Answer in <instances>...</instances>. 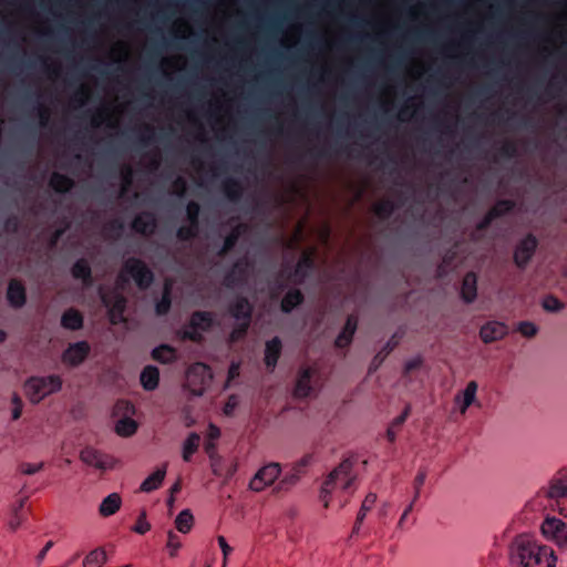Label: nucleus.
Listing matches in <instances>:
<instances>
[{"label": "nucleus", "mask_w": 567, "mask_h": 567, "mask_svg": "<svg viewBox=\"0 0 567 567\" xmlns=\"http://www.w3.org/2000/svg\"><path fill=\"white\" fill-rule=\"evenodd\" d=\"M357 463L355 457H347L328 474L320 492V498L324 507H328L333 501H337L340 507L348 503L349 497L357 489Z\"/></svg>", "instance_id": "nucleus-1"}, {"label": "nucleus", "mask_w": 567, "mask_h": 567, "mask_svg": "<svg viewBox=\"0 0 567 567\" xmlns=\"http://www.w3.org/2000/svg\"><path fill=\"white\" fill-rule=\"evenodd\" d=\"M508 558L513 567H556L555 550L537 540L534 535L519 534L508 547Z\"/></svg>", "instance_id": "nucleus-2"}, {"label": "nucleus", "mask_w": 567, "mask_h": 567, "mask_svg": "<svg viewBox=\"0 0 567 567\" xmlns=\"http://www.w3.org/2000/svg\"><path fill=\"white\" fill-rule=\"evenodd\" d=\"M62 379L59 375L32 377L24 384L25 395L31 403H39L44 398L59 392Z\"/></svg>", "instance_id": "nucleus-3"}, {"label": "nucleus", "mask_w": 567, "mask_h": 567, "mask_svg": "<svg viewBox=\"0 0 567 567\" xmlns=\"http://www.w3.org/2000/svg\"><path fill=\"white\" fill-rule=\"evenodd\" d=\"M567 499V478L553 477L546 487L542 488L533 499L535 509H554V503Z\"/></svg>", "instance_id": "nucleus-4"}, {"label": "nucleus", "mask_w": 567, "mask_h": 567, "mask_svg": "<svg viewBox=\"0 0 567 567\" xmlns=\"http://www.w3.org/2000/svg\"><path fill=\"white\" fill-rule=\"evenodd\" d=\"M212 380L210 370L203 363L192 365L186 373L184 389L190 396H202Z\"/></svg>", "instance_id": "nucleus-5"}, {"label": "nucleus", "mask_w": 567, "mask_h": 567, "mask_svg": "<svg viewBox=\"0 0 567 567\" xmlns=\"http://www.w3.org/2000/svg\"><path fill=\"white\" fill-rule=\"evenodd\" d=\"M543 537L558 548L567 550V523L554 516H546L540 525Z\"/></svg>", "instance_id": "nucleus-6"}, {"label": "nucleus", "mask_w": 567, "mask_h": 567, "mask_svg": "<svg viewBox=\"0 0 567 567\" xmlns=\"http://www.w3.org/2000/svg\"><path fill=\"white\" fill-rule=\"evenodd\" d=\"M281 473L278 463H269L257 471L249 482V489L252 492H262L271 486Z\"/></svg>", "instance_id": "nucleus-7"}, {"label": "nucleus", "mask_w": 567, "mask_h": 567, "mask_svg": "<svg viewBox=\"0 0 567 567\" xmlns=\"http://www.w3.org/2000/svg\"><path fill=\"white\" fill-rule=\"evenodd\" d=\"M128 274L135 280L138 287L146 288L153 281L152 271L140 260L128 259L125 262L124 271L120 276L121 281H125L124 275Z\"/></svg>", "instance_id": "nucleus-8"}, {"label": "nucleus", "mask_w": 567, "mask_h": 567, "mask_svg": "<svg viewBox=\"0 0 567 567\" xmlns=\"http://www.w3.org/2000/svg\"><path fill=\"white\" fill-rule=\"evenodd\" d=\"M250 305L246 299H237L231 306L233 317L238 321V329L231 332V340H237L247 329L250 318Z\"/></svg>", "instance_id": "nucleus-9"}, {"label": "nucleus", "mask_w": 567, "mask_h": 567, "mask_svg": "<svg viewBox=\"0 0 567 567\" xmlns=\"http://www.w3.org/2000/svg\"><path fill=\"white\" fill-rule=\"evenodd\" d=\"M80 458L86 465L100 470H111L116 464L115 458L93 447H85L84 450H82L80 453Z\"/></svg>", "instance_id": "nucleus-10"}, {"label": "nucleus", "mask_w": 567, "mask_h": 567, "mask_svg": "<svg viewBox=\"0 0 567 567\" xmlns=\"http://www.w3.org/2000/svg\"><path fill=\"white\" fill-rule=\"evenodd\" d=\"M508 331V326L505 322L491 320L481 327L480 338L484 343H492L504 339Z\"/></svg>", "instance_id": "nucleus-11"}, {"label": "nucleus", "mask_w": 567, "mask_h": 567, "mask_svg": "<svg viewBox=\"0 0 567 567\" xmlns=\"http://www.w3.org/2000/svg\"><path fill=\"white\" fill-rule=\"evenodd\" d=\"M90 350L86 341L72 343L63 352L62 361L70 367H78L87 358Z\"/></svg>", "instance_id": "nucleus-12"}, {"label": "nucleus", "mask_w": 567, "mask_h": 567, "mask_svg": "<svg viewBox=\"0 0 567 567\" xmlns=\"http://www.w3.org/2000/svg\"><path fill=\"white\" fill-rule=\"evenodd\" d=\"M101 298L105 307L109 308L112 323L121 322L125 309V299L117 293L110 295L103 290H101Z\"/></svg>", "instance_id": "nucleus-13"}, {"label": "nucleus", "mask_w": 567, "mask_h": 567, "mask_svg": "<svg viewBox=\"0 0 567 567\" xmlns=\"http://www.w3.org/2000/svg\"><path fill=\"white\" fill-rule=\"evenodd\" d=\"M477 388L475 381H470L465 389L454 396L455 408L461 414H465L467 409L476 402Z\"/></svg>", "instance_id": "nucleus-14"}, {"label": "nucleus", "mask_w": 567, "mask_h": 567, "mask_svg": "<svg viewBox=\"0 0 567 567\" xmlns=\"http://www.w3.org/2000/svg\"><path fill=\"white\" fill-rule=\"evenodd\" d=\"M536 246L537 241L533 236H527L519 243L514 255L517 266L524 267L529 261L536 249Z\"/></svg>", "instance_id": "nucleus-15"}, {"label": "nucleus", "mask_w": 567, "mask_h": 567, "mask_svg": "<svg viewBox=\"0 0 567 567\" xmlns=\"http://www.w3.org/2000/svg\"><path fill=\"white\" fill-rule=\"evenodd\" d=\"M122 506V497L118 493H111L102 499L99 505V514L102 517H110L116 514Z\"/></svg>", "instance_id": "nucleus-16"}, {"label": "nucleus", "mask_w": 567, "mask_h": 567, "mask_svg": "<svg viewBox=\"0 0 567 567\" xmlns=\"http://www.w3.org/2000/svg\"><path fill=\"white\" fill-rule=\"evenodd\" d=\"M187 216H188V219H189V227H182L179 228L178 230V237H181L182 239H188L190 237H193L196 233V229H197V217H198V214H199V206L198 204L192 202L187 205Z\"/></svg>", "instance_id": "nucleus-17"}, {"label": "nucleus", "mask_w": 567, "mask_h": 567, "mask_svg": "<svg viewBox=\"0 0 567 567\" xmlns=\"http://www.w3.org/2000/svg\"><path fill=\"white\" fill-rule=\"evenodd\" d=\"M167 464H163L158 467L154 473L147 476L141 484L140 489L145 493L153 492L157 489L166 475Z\"/></svg>", "instance_id": "nucleus-18"}, {"label": "nucleus", "mask_w": 567, "mask_h": 567, "mask_svg": "<svg viewBox=\"0 0 567 567\" xmlns=\"http://www.w3.org/2000/svg\"><path fill=\"white\" fill-rule=\"evenodd\" d=\"M315 370L307 368L300 372L297 380L295 394L299 398H306L312 392L311 378Z\"/></svg>", "instance_id": "nucleus-19"}, {"label": "nucleus", "mask_w": 567, "mask_h": 567, "mask_svg": "<svg viewBox=\"0 0 567 567\" xmlns=\"http://www.w3.org/2000/svg\"><path fill=\"white\" fill-rule=\"evenodd\" d=\"M461 296L465 302H472L477 296V278L473 272L465 275L461 288Z\"/></svg>", "instance_id": "nucleus-20"}, {"label": "nucleus", "mask_w": 567, "mask_h": 567, "mask_svg": "<svg viewBox=\"0 0 567 567\" xmlns=\"http://www.w3.org/2000/svg\"><path fill=\"white\" fill-rule=\"evenodd\" d=\"M281 352V341L279 338H274L266 343L265 363L269 369L276 367L277 360Z\"/></svg>", "instance_id": "nucleus-21"}, {"label": "nucleus", "mask_w": 567, "mask_h": 567, "mask_svg": "<svg viewBox=\"0 0 567 567\" xmlns=\"http://www.w3.org/2000/svg\"><path fill=\"white\" fill-rule=\"evenodd\" d=\"M155 218L152 214L144 213L138 216L133 221V228L141 234H148L155 229Z\"/></svg>", "instance_id": "nucleus-22"}, {"label": "nucleus", "mask_w": 567, "mask_h": 567, "mask_svg": "<svg viewBox=\"0 0 567 567\" xmlns=\"http://www.w3.org/2000/svg\"><path fill=\"white\" fill-rule=\"evenodd\" d=\"M141 383L145 390H154L158 385L159 372L157 368L148 365L141 373Z\"/></svg>", "instance_id": "nucleus-23"}, {"label": "nucleus", "mask_w": 567, "mask_h": 567, "mask_svg": "<svg viewBox=\"0 0 567 567\" xmlns=\"http://www.w3.org/2000/svg\"><path fill=\"white\" fill-rule=\"evenodd\" d=\"M199 442H200V436L195 432L190 433L185 439V441L183 442V446H182V456L185 462H189L193 454L197 452Z\"/></svg>", "instance_id": "nucleus-24"}, {"label": "nucleus", "mask_w": 567, "mask_h": 567, "mask_svg": "<svg viewBox=\"0 0 567 567\" xmlns=\"http://www.w3.org/2000/svg\"><path fill=\"white\" fill-rule=\"evenodd\" d=\"M8 300L14 307H21L25 302L24 288L18 281H11L8 287Z\"/></svg>", "instance_id": "nucleus-25"}, {"label": "nucleus", "mask_w": 567, "mask_h": 567, "mask_svg": "<svg viewBox=\"0 0 567 567\" xmlns=\"http://www.w3.org/2000/svg\"><path fill=\"white\" fill-rule=\"evenodd\" d=\"M357 329V319L354 317H349L346 323L344 329L338 336L336 340V346L339 348L347 347L352 339V336Z\"/></svg>", "instance_id": "nucleus-26"}, {"label": "nucleus", "mask_w": 567, "mask_h": 567, "mask_svg": "<svg viewBox=\"0 0 567 567\" xmlns=\"http://www.w3.org/2000/svg\"><path fill=\"white\" fill-rule=\"evenodd\" d=\"M115 432L122 437L132 436L137 430V423L130 416H124L116 421Z\"/></svg>", "instance_id": "nucleus-27"}, {"label": "nucleus", "mask_w": 567, "mask_h": 567, "mask_svg": "<svg viewBox=\"0 0 567 567\" xmlns=\"http://www.w3.org/2000/svg\"><path fill=\"white\" fill-rule=\"evenodd\" d=\"M107 561V555L104 549L95 548L83 559V567H103Z\"/></svg>", "instance_id": "nucleus-28"}, {"label": "nucleus", "mask_w": 567, "mask_h": 567, "mask_svg": "<svg viewBox=\"0 0 567 567\" xmlns=\"http://www.w3.org/2000/svg\"><path fill=\"white\" fill-rule=\"evenodd\" d=\"M194 526V516L189 509L182 511L175 518V527L179 533L188 534Z\"/></svg>", "instance_id": "nucleus-29"}, {"label": "nucleus", "mask_w": 567, "mask_h": 567, "mask_svg": "<svg viewBox=\"0 0 567 567\" xmlns=\"http://www.w3.org/2000/svg\"><path fill=\"white\" fill-rule=\"evenodd\" d=\"M82 316L79 311L70 309L64 312L61 319V323L64 328L76 330L82 327Z\"/></svg>", "instance_id": "nucleus-30"}, {"label": "nucleus", "mask_w": 567, "mask_h": 567, "mask_svg": "<svg viewBox=\"0 0 567 567\" xmlns=\"http://www.w3.org/2000/svg\"><path fill=\"white\" fill-rule=\"evenodd\" d=\"M210 467L214 473V475L219 477H230L234 472L235 467L230 466L227 471H224L223 468V458L218 454H210Z\"/></svg>", "instance_id": "nucleus-31"}, {"label": "nucleus", "mask_w": 567, "mask_h": 567, "mask_svg": "<svg viewBox=\"0 0 567 567\" xmlns=\"http://www.w3.org/2000/svg\"><path fill=\"white\" fill-rule=\"evenodd\" d=\"M72 181L64 175L53 174L50 179V185L56 192H68L72 187Z\"/></svg>", "instance_id": "nucleus-32"}, {"label": "nucleus", "mask_w": 567, "mask_h": 567, "mask_svg": "<svg viewBox=\"0 0 567 567\" xmlns=\"http://www.w3.org/2000/svg\"><path fill=\"white\" fill-rule=\"evenodd\" d=\"M302 301V295L299 290H292L289 291L282 302L281 308L285 312L291 311L297 305H299Z\"/></svg>", "instance_id": "nucleus-33"}, {"label": "nucleus", "mask_w": 567, "mask_h": 567, "mask_svg": "<svg viewBox=\"0 0 567 567\" xmlns=\"http://www.w3.org/2000/svg\"><path fill=\"white\" fill-rule=\"evenodd\" d=\"M212 316L208 312H196L193 315L190 320V328L193 330L199 328L202 330L207 329L212 324Z\"/></svg>", "instance_id": "nucleus-34"}, {"label": "nucleus", "mask_w": 567, "mask_h": 567, "mask_svg": "<svg viewBox=\"0 0 567 567\" xmlns=\"http://www.w3.org/2000/svg\"><path fill=\"white\" fill-rule=\"evenodd\" d=\"M153 358L159 362L167 363L175 359V351L168 346H159L153 350Z\"/></svg>", "instance_id": "nucleus-35"}, {"label": "nucleus", "mask_w": 567, "mask_h": 567, "mask_svg": "<svg viewBox=\"0 0 567 567\" xmlns=\"http://www.w3.org/2000/svg\"><path fill=\"white\" fill-rule=\"evenodd\" d=\"M183 544L181 538L176 535L175 532L168 530L167 532V542H166V549L171 557H176L178 555L179 549L182 548Z\"/></svg>", "instance_id": "nucleus-36"}, {"label": "nucleus", "mask_w": 567, "mask_h": 567, "mask_svg": "<svg viewBox=\"0 0 567 567\" xmlns=\"http://www.w3.org/2000/svg\"><path fill=\"white\" fill-rule=\"evenodd\" d=\"M377 499H378V496H377L375 493H369L364 497V499L362 502V505L360 507V511L358 513V516H357L358 517V523H362L363 522V519L365 518L368 512H370L373 508V506L375 505Z\"/></svg>", "instance_id": "nucleus-37"}, {"label": "nucleus", "mask_w": 567, "mask_h": 567, "mask_svg": "<svg viewBox=\"0 0 567 567\" xmlns=\"http://www.w3.org/2000/svg\"><path fill=\"white\" fill-rule=\"evenodd\" d=\"M512 207H513V204L509 200H503V202L497 203L496 206L488 213V215L486 216V219L481 225V227L486 226L495 216L501 215L505 212H508L509 209H512Z\"/></svg>", "instance_id": "nucleus-38"}, {"label": "nucleus", "mask_w": 567, "mask_h": 567, "mask_svg": "<svg viewBox=\"0 0 567 567\" xmlns=\"http://www.w3.org/2000/svg\"><path fill=\"white\" fill-rule=\"evenodd\" d=\"M25 519V513H14L9 511L7 525L10 530L16 532L22 526Z\"/></svg>", "instance_id": "nucleus-39"}, {"label": "nucleus", "mask_w": 567, "mask_h": 567, "mask_svg": "<svg viewBox=\"0 0 567 567\" xmlns=\"http://www.w3.org/2000/svg\"><path fill=\"white\" fill-rule=\"evenodd\" d=\"M43 467H44L43 462H37V463L22 462L19 465L18 471L22 475H34V474L41 472L43 470Z\"/></svg>", "instance_id": "nucleus-40"}, {"label": "nucleus", "mask_w": 567, "mask_h": 567, "mask_svg": "<svg viewBox=\"0 0 567 567\" xmlns=\"http://www.w3.org/2000/svg\"><path fill=\"white\" fill-rule=\"evenodd\" d=\"M72 274L75 278L83 279L84 281L90 278L91 271L85 260H79L72 268Z\"/></svg>", "instance_id": "nucleus-41"}, {"label": "nucleus", "mask_w": 567, "mask_h": 567, "mask_svg": "<svg viewBox=\"0 0 567 567\" xmlns=\"http://www.w3.org/2000/svg\"><path fill=\"white\" fill-rule=\"evenodd\" d=\"M151 529V524L146 519V512L142 511L138 515L136 524L132 527L134 533L140 535L146 534Z\"/></svg>", "instance_id": "nucleus-42"}, {"label": "nucleus", "mask_w": 567, "mask_h": 567, "mask_svg": "<svg viewBox=\"0 0 567 567\" xmlns=\"http://www.w3.org/2000/svg\"><path fill=\"white\" fill-rule=\"evenodd\" d=\"M517 331L526 338H533L537 334L538 328L534 322L522 321L517 324Z\"/></svg>", "instance_id": "nucleus-43"}, {"label": "nucleus", "mask_w": 567, "mask_h": 567, "mask_svg": "<svg viewBox=\"0 0 567 567\" xmlns=\"http://www.w3.org/2000/svg\"><path fill=\"white\" fill-rule=\"evenodd\" d=\"M425 478H426L425 471H419L416 476L414 477V481H413L414 493H413V497H412L413 502H417V499L421 495V491L424 485Z\"/></svg>", "instance_id": "nucleus-44"}, {"label": "nucleus", "mask_w": 567, "mask_h": 567, "mask_svg": "<svg viewBox=\"0 0 567 567\" xmlns=\"http://www.w3.org/2000/svg\"><path fill=\"white\" fill-rule=\"evenodd\" d=\"M217 542L223 553L221 567H227L229 555L233 553V547L227 543L226 538L221 535L217 537Z\"/></svg>", "instance_id": "nucleus-45"}, {"label": "nucleus", "mask_w": 567, "mask_h": 567, "mask_svg": "<svg viewBox=\"0 0 567 567\" xmlns=\"http://www.w3.org/2000/svg\"><path fill=\"white\" fill-rule=\"evenodd\" d=\"M543 308L549 312H558L563 309V303L555 297L548 296L543 299Z\"/></svg>", "instance_id": "nucleus-46"}, {"label": "nucleus", "mask_w": 567, "mask_h": 567, "mask_svg": "<svg viewBox=\"0 0 567 567\" xmlns=\"http://www.w3.org/2000/svg\"><path fill=\"white\" fill-rule=\"evenodd\" d=\"M11 403H12V411H11L12 420H18L22 414V408H23L22 400L17 393H13L11 396Z\"/></svg>", "instance_id": "nucleus-47"}, {"label": "nucleus", "mask_w": 567, "mask_h": 567, "mask_svg": "<svg viewBox=\"0 0 567 567\" xmlns=\"http://www.w3.org/2000/svg\"><path fill=\"white\" fill-rule=\"evenodd\" d=\"M374 213L380 217H385L391 214L393 206L390 202L383 200L374 205Z\"/></svg>", "instance_id": "nucleus-48"}, {"label": "nucleus", "mask_w": 567, "mask_h": 567, "mask_svg": "<svg viewBox=\"0 0 567 567\" xmlns=\"http://www.w3.org/2000/svg\"><path fill=\"white\" fill-rule=\"evenodd\" d=\"M169 306H171L169 290H168V287L166 286L165 287V293H164L163 298L156 305V312L158 315H163V313L168 311Z\"/></svg>", "instance_id": "nucleus-49"}, {"label": "nucleus", "mask_w": 567, "mask_h": 567, "mask_svg": "<svg viewBox=\"0 0 567 567\" xmlns=\"http://www.w3.org/2000/svg\"><path fill=\"white\" fill-rule=\"evenodd\" d=\"M416 502H413V499H411L409 502V504L405 506L403 513L401 514L400 518H399V522L396 524V528L400 529V530H404L405 529V523H406V519L410 515V513L413 511V507H414V504Z\"/></svg>", "instance_id": "nucleus-50"}, {"label": "nucleus", "mask_w": 567, "mask_h": 567, "mask_svg": "<svg viewBox=\"0 0 567 567\" xmlns=\"http://www.w3.org/2000/svg\"><path fill=\"white\" fill-rule=\"evenodd\" d=\"M238 403H239V400L236 395L229 396L224 406V414L231 415L234 413L235 409L238 406Z\"/></svg>", "instance_id": "nucleus-51"}, {"label": "nucleus", "mask_w": 567, "mask_h": 567, "mask_svg": "<svg viewBox=\"0 0 567 567\" xmlns=\"http://www.w3.org/2000/svg\"><path fill=\"white\" fill-rule=\"evenodd\" d=\"M206 437L208 441H217L220 437L219 427L210 423L207 429Z\"/></svg>", "instance_id": "nucleus-52"}, {"label": "nucleus", "mask_w": 567, "mask_h": 567, "mask_svg": "<svg viewBox=\"0 0 567 567\" xmlns=\"http://www.w3.org/2000/svg\"><path fill=\"white\" fill-rule=\"evenodd\" d=\"M27 503V497H22L17 499L10 507V512L14 513H24V506Z\"/></svg>", "instance_id": "nucleus-53"}, {"label": "nucleus", "mask_w": 567, "mask_h": 567, "mask_svg": "<svg viewBox=\"0 0 567 567\" xmlns=\"http://www.w3.org/2000/svg\"><path fill=\"white\" fill-rule=\"evenodd\" d=\"M239 231H240V227H237L233 233L231 235H229L226 240H225V246H224V250H227L229 248H231L239 235Z\"/></svg>", "instance_id": "nucleus-54"}, {"label": "nucleus", "mask_w": 567, "mask_h": 567, "mask_svg": "<svg viewBox=\"0 0 567 567\" xmlns=\"http://www.w3.org/2000/svg\"><path fill=\"white\" fill-rule=\"evenodd\" d=\"M422 363V360L417 357V358H413L409 361L405 362V372H410L414 369H417Z\"/></svg>", "instance_id": "nucleus-55"}, {"label": "nucleus", "mask_w": 567, "mask_h": 567, "mask_svg": "<svg viewBox=\"0 0 567 567\" xmlns=\"http://www.w3.org/2000/svg\"><path fill=\"white\" fill-rule=\"evenodd\" d=\"M410 410H411L410 405L405 406V409H404V411L402 412V414H401V415H399V416L393 421V425H396V426L402 425V424L405 422L406 417L409 416V414H410Z\"/></svg>", "instance_id": "nucleus-56"}, {"label": "nucleus", "mask_w": 567, "mask_h": 567, "mask_svg": "<svg viewBox=\"0 0 567 567\" xmlns=\"http://www.w3.org/2000/svg\"><path fill=\"white\" fill-rule=\"evenodd\" d=\"M53 545H54V543L52 540L47 542V544L44 545V547L42 548V550L39 553V555L37 557L39 563H42L47 553L53 547Z\"/></svg>", "instance_id": "nucleus-57"}, {"label": "nucleus", "mask_w": 567, "mask_h": 567, "mask_svg": "<svg viewBox=\"0 0 567 567\" xmlns=\"http://www.w3.org/2000/svg\"><path fill=\"white\" fill-rule=\"evenodd\" d=\"M299 480L298 475H288L286 476L281 482H280V486L281 488L285 486V485H292L295 484L297 481Z\"/></svg>", "instance_id": "nucleus-58"}, {"label": "nucleus", "mask_w": 567, "mask_h": 567, "mask_svg": "<svg viewBox=\"0 0 567 567\" xmlns=\"http://www.w3.org/2000/svg\"><path fill=\"white\" fill-rule=\"evenodd\" d=\"M239 375V363H231L228 371L229 380L235 379Z\"/></svg>", "instance_id": "nucleus-59"}, {"label": "nucleus", "mask_w": 567, "mask_h": 567, "mask_svg": "<svg viewBox=\"0 0 567 567\" xmlns=\"http://www.w3.org/2000/svg\"><path fill=\"white\" fill-rule=\"evenodd\" d=\"M309 268L310 267V257L305 254L301 258V260L298 262V268L296 270V272H298L299 270H301L302 268Z\"/></svg>", "instance_id": "nucleus-60"}, {"label": "nucleus", "mask_w": 567, "mask_h": 567, "mask_svg": "<svg viewBox=\"0 0 567 567\" xmlns=\"http://www.w3.org/2000/svg\"><path fill=\"white\" fill-rule=\"evenodd\" d=\"M216 441H206L205 443V451L206 453L208 454V456L210 457V454H217L216 453V444H215Z\"/></svg>", "instance_id": "nucleus-61"}, {"label": "nucleus", "mask_w": 567, "mask_h": 567, "mask_svg": "<svg viewBox=\"0 0 567 567\" xmlns=\"http://www.w3.org/2000/svg\"><path fill=\"white\" fill-rule=\"evenodd\" d=\"M302 231H303L302 226H301V225H299V226L297 227V229H296L295 234H293L292 243H290V246H292V245H293V243H297L298 240H300V239H301V237H302Z\"/></svg>", "instance_id": "nucleus-62"}, {"label": "nucleus", "mask_w": 567, "mask_h": 567, "mask_svg": "<svg viewBox=\"0 0 567 567\" xmlns=\"http://www.w3.org/2000/svg\"><path fill=\"white\" fill-rule=\"evenodd\" d=\"M132 173L131 171H127V172H123V186L126 187L131 184V178H132Z\"/></svg>", "instance_id": "nucleus-63"}, {"label": "nucleus", "mask_w": 567, "mask_h": 567, "mask_svg": "<svg viewBox=\"0 0 567 567\" xmlns=\"http://www.w3.org/2000/svg\"><path fill=\"white\" fill-rule=\"evenodd\" d=\"M104 123H105V120L101 117V114H100V113H99L97 115H95V116L93 117V120H92V124H93L94 126H100V125H102V124H104Z\"/></svg>", "instance_id": "nucleus-64"}]
</instances>
